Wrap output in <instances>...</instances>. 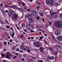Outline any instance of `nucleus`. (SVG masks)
Wrapping results in <instances>:
<instances>
[{
  "label": "nucleus",
  "instance_id": "38",
  "mask_svg": "<svg viewBox=\"0 0 62 62\" xmlns=\"http://www.w3.org/2000/svg\"><path fill=\"white\" fill-rule=\"evenodd\" d=\"M43 27L42 26L41 27H40L39 29H41V28H42Z\"/></svg>",
  "mask_w": 62,
  "mask_h": 62
},
{
  "label": "nucleus",
  "instance_id": "3",
  "mask_svg": "<svg viewBox=\"0 0 62 62\" xmlns=\"http://www.w3.org/2000/svg\"><path fill=\"white\" fill-rule=\"evenodd\" d=\"M7 54L6 56V58L8 59H10L11 58L10 56L12 57L13 56L9 52H7Z\"/></svg>",
  "mask_w": 62,
  "mask_h": 62
},
{
  "label": "nucleus",
  "instance_id": "54",
  "mask_svg": "<svg viewBox=\"0 0 62 62\" xmlns=\"http://www.w3.org/2000/svg\"><path fill=\"white\" fill-rule=\"evenodd\" d=\"M55 51H57V48H55Z\"/></svg>",
  "mask_w": 62,
  "mask_h": 62
},
{
  "label": "nucleus",
  "instance_id": "47",
  "mask_svg": "<svg viewBox=\"0 0 62 62\" xmlns=\"http://www.w3.org/2000/svg\"><path fill=\"white\" fill-rule=\"evenodd\" d=\"M30 32H34V31L33 30H31L30 31Z\"/></svg>",
  "mask_w": 62,
  "mask_h": 62
},
{
  "label": "nucleus",
  "instance_id": "22",
  "mask_svg": "<svg viewBox=\"0 0 62 62\" xmlns=\"http://www.w3.org/2000/svg\"><path fill=\"white\" fill-rule=\"evenodd\" d=\"M24 31L25 32H26V33H30L29 32H28L27 31V30H26V29H25L24 30Z\"/></svg>",
  "mask_w": 62,
  "mask_h": 62
},
{
  "label": "nucleus",
  "instance_id": "16",
  "mask_svg": "<svg viewBox=\"0 0 62 62\" xmlns=\"http://www.w3.org/2000/svg\"><path fill=\"white\" fill-rule=\"evenodd\" d=\"M39 15L41 16H42L43 15V14L41 12H39Z\"/></svg>",
  "mask_w": 62,
  "mask_h": 62
},
{
  "label": "nucleus",
  "instance_id": "50",
  "mask_svg": "<svg viewBox=\"0 0 62 62\" xmlns=\"http://www.w3.org/2000/svg\"><path fill=\"white\" fill-rule=\"evenodd\" d=\"M6 27H7V28H9L10 27L8 26H7Z\"/></svg>",
  "mask_w": 62,
  "mask_h": 62
},
{
  "label": "nucleus",
  "instance_id": "26",
  "mask_svg": "<svg viewBox=\"0 0 62 62\" xmlns=\"http://www.w3.org/2000/svg\"><path fill=\"white\" fill-rule=\"evenodd\" d=\"M2 6H3V4L2 3H0V7H1V8H2Z\"/></svg>",
  "mask_w": 62,
  "mask_h": 62
},
{
  "label": "nucleus",
  "instance_id": "43",
  "mask_svg": "<svg viewBox=\"0 0 62 62\" xmlns=\"http://www.w3.org/2000/svg\"><path fill=\"white\" fill-rule=\"evenodd\" d=\"M8 7V5H5V7H6V8L7 7Z\"/></svg>",
  "mask_w": 62,
  "mask_h": 62
},
{
  "label": "nucleus",
  "instance_id": "12",
  "mask_svg": "<svg viewBox=\"0 0 62 62\" xmlns=\"http://www.w3.org/2000/svg\"><path fill=\"white\" fill-rule=\"evenodd\" d=\"M48 59H50V60H54V56H52L50 57H48Z\"/></svg>",
  "mask_w": 62,
  "mask_h": 62
},
{
  "label": "nucleus",
  "instance_id": "62",
  "mask_svg": "<svg viewBox=\"0 0 62 62\" xmlns=\"http://www.w3.org/2000/svg\"><path fill=\"white\" fill-rule=\"evenodd\" d=\"M31 39H34V37H31Z\"/></svg>",
  "mask_w": 62,
  "mask_h": 62
},
{
  "label": "nucleus",
  "instance_id": "1",
  "mask_svg": "<svg viewBox=\"0 0 62 62\" xmlns=\"http://www.w3.org/2000/svg\"><path fill=\"white\" fill-rule=\"evenodd\" d=\"M31 16L32 15H31V14H28V15H25V18H28L29 20V21H30V23H31L32 22H33V20H34V18H30V17H32Z\"/></svg>",
  "mask_w": 62,
  "mask_h": 62
},
{
  "label": "nucleus",
  "instance_id": "7",
  "mask_svg": "<svg viewBox=\"0 0 62 62\" xmlns=\"http://www.w3.org/2000/svg\"><path fill=\"white\" fill-rule=\"evenodd\" d=\"M34 45L37 47H39L40 46V44L37 41L34 42Z\"/></svg>",
  "mask_w": 62,
  "mask_h": 62
},
{
  "label": "nucleus",
  "instance_id": "2",
  "mask_svg": "<svg viewBox=\"0 0 62 62\" xmlns=\"http://www.w3.org/2000/svg\"><path fill=\"white\" fill-rule=\"evenodd\" d=\"M54 24L55 26L57 28L62 27V23L60 22H56Z\"/></svg>",
  "mask_w": 62,
  "mask_h": 62
},
{
  "label": "nucleus",
  "instance_id": "39",
  "mask_svg": "<svg viewBox=\"0 0 62 62\" xmlns=\"http://www.w3.org/2000/svg\"><path fill=\"white\" fill-rule=\"evenodd\" d=\"M43 34L45 36H46V37H47V34H45L44 33H43Z\"/></svg>",
  "mask_w": 62,
  "mask_h": 62
},
{
  "label": "nucleus",
  "instance_id": "41",
  "mask_svg": "<svg viewBox=\"0 0 62 62\" xmlns=\"http://www.w3.org/2000/svg\"><path fill=\"white\" fill-rule=\"evenodd\" d=\"M31 58H32V59H35V58H36L35 57H31Z\"/></svg>",
  "mask_w": 62,
  "mask_h": 62
},
{
  "label": "nucleus",
  "instance_id": "55",
  "mask_svg": "<svg viewBox=\"0 0 62 62\" xmlns=\"http://www.w3.org/2000/svg\"><path fill=\"white\" fill-rule=\"evenodd\" d=\"M21 38L22 39H23V35H21Z\"/></svg>",
  "mask_w": 62,
  "mask_h": 62
},
{
  "label": "nucleus",
  "instance_id": "19",
  "mask_svg": "<svg viewBox=\"0 0 62 62\" xmlns=\"http://www.w3.org/2000/svg\"><path fill=\"white\" fill-rule=\"evenodd\" d=\"M45 26L46 28H47V27H48V24L46 23L45 25Z\"/></svg>",
  "mask_w": 62,
  "mask_h": 62
},
{
  "label": "nucleus",
  "instance_id": "46",
  "mask_svg": "<svg viewBox=\"0 0 62 62\" xmlns=\"http://www.w3.org/2000/svg\"><path fill=\"white\" fill-rule=\"evenodd\" d=\"M41 32H42V33H44V31H43V30H42Z\"/></svg>",
  "mask_w": 62,
  "mask_h": 62
},
{
  "label": "nucleus",
  "instance_id": "15",
  "mask_svg": "<svg viewBox=\"0 0 62 62\" xmlns=\"http://www.w3.org/2000/svg\"><path fill=\"white\" fill-rule=\"evenodd\" d=\"M32 13H37V12H36V10H32Z\"/></svg>",
  "mask_w": 62,
  "mask_h": 62
},
{
  "label": "nucleus",
  "instance_id": "45",
  "mask_svg": "<svg viewBox=\"0 0 62 62\" xmlns=\"http://www.w3.org/2000/svg\"><path fill=\"white\" fill-rule=\"evenodd\" d=\"M15 49V47H13L12 48V50H14Z\"/></svg>",
  "mask_w": 62,
  "mask_h": 62
},
{
  "label": "nucleus",
  "instance_id": "33",
  "mask_svg": "<svg viewBox=\"0 0 62 62\" xmlns=\"http://www.w3.org/2000/svg\"><path fill=\"white\" fill-rule=\"evenodd\" d=\"M58 1L59 2H60V3H61V2L62 0H58Z\"/></svg>",
  "mask_w": 62,
  "mask_h": 62
},
{
  "label": "nucleus",
  "instance_id": "51",
  "mask_svg": "<svg viewBox=\"0 0 62 62\" xmlns=\"http://www.w3.org/2000/svg\"><path fill=\"white\" fill-rule=\"evenodd\" d=\"M23 56L24 57H26V55L24 54L23 55Z\"/></svg>",
  "mask_w": 62,
  "mask_h": 62
},
{
  "label": "nucleus",
  "instance_id": "9",
  "mask_svg": "<svg viewBox=\"0 0 62 62\" xmlns=\"http://www.w3.org/2000/svg\"><path fill=\"white\" fill-rule=\"evenodd\" d=\"M56 38L58 40H59V41H62V36H60L59 37H58Z\"/></svg>",
  "mask_w": 62,
  "mask_h": 62
},
{
  "label": "nucleus",
  "instance_id": "28",
  "mask_svg": "<svg viewBox=\"0 0 62 62\" xmlns=\"http://www.w3.org/2000/svg\"><path fill=\"white\" fill-rule=\"evenodd\" d=\"M22 5L23 6H25V4L24 3H22Z\"/></svg>",
  "mask_w": 62,
  "mask_h": 62
},
{
  "label": "nucleus",
  "instance_id": "6",
  "mask_svg": "<svg viewBox=\"0 0 62 62\" xmlns=\"http://www.w3.org/2000/svg\"><path fill=\"white\" fill-rule=\"evenodd\" d=\"M54 34L56 36H59L60 34V31L58 30H57L55 32Z\"/></svg>",
  "mask_w": 62,
  "mask_h": 62
},
{
  "label": "nucleus",
  "instance_id": "4",
  "mask_svg": "<svg viewBox=\"0 0 62 62\" xmlns=\"http://www.w3.org/2000/svg\"><path fill=\"white\" fill-rule=\"evenodd\" d=\"M46 3L47 5L50 4L51 5H54V1L53 0H48V1L46 0Z\"/></svg>",
  "mask_w": 62,
  "mask_h": 62
},
{
  "label": "nucleus",
  "instance_id": "52",
  "mask_svg": "<svg viewBox=\"0 0 62 62\" xmlns=\"http://www.w3.org/2000/svg\"><path fill=\"white\" fill-rule=\"evenodd\" d=\"M27 11H29V12H30V10L29 9H27Z\"/></svg>",
  "mask_w": 62,
  "mask_h": 62
},
{
  "label": "nucleus",
  "instance_id": "48",
  "mask_svg": "<svg viewBox=\"0 0 62 62\" xmlns=\"http://www.w3.org/2000/svg\"><path fill=\"white\" fill-rule=\"evenodd\" d=\"M9 40L10 42H12V40H11V39H10Z\"/></svg>",
  "mask_w": 62,
  "mask_h": 62
},
{
  "label": "nucleus",
  "instance_id": "36",
  "mask_svg": "<svg viewBox=\"0 0 62 62\" xmlns=\"http://www.w3.org/2000/svg\"><path fill=\"white\" fill-rule=\"evenodd\" d=\"M1 55L2 56L4 57L5 56V54H1Z\"/></svg>",
  "mask_w": 62,
  "mask_h": 62
},
{
  "label": "nucleus",
  "instance_id": "34",
  "mask_svg": "<svg viewBox=\"0 0 62 62\" xmlns=\"http://www.w3.org/2000/svg\"><path fill=\"white\" fill-rule=\"evenodd\" d=\"M38 62H43V61L42 60H39Z\"/></svg>",
  "mask_w": 62,
  "mask_h": 62
},
{
  "label": "nucleus",
  "instance_id": "18",
  "mask_svg": "<svg viewBox=\"0 0 62 62\" xmlns=\"http://www.w3.org/2000/svg\"><path fill=\"white\" fill-rule=\"evenodd\" d=\"M60 18L62 19V14L61 13L60 15V16L59 17Z\"/></svg>",
  "mask_w": 62,
  "mask_h": 62
},
{
  "label": "nucleus",
  "instance_id": "20",
  "mask_svg": "<svg viewBox=\"0 0 62 62\" xmlns=\"http://www.w3.org/2000/svg\"><path fill=\"white\" fill-rule=\"evenodd\" d=\"M18 9L19 10H20V11H23V9L22 8H18Z\"/></svg>",
  "mask_w": 62,
  "mask_h": 62
},
{
  "label": "nucleus",
  "instance_id": "29",
  "mask_svg": "<svg viewBox=\"0 0 62 62\" xmlns=\"http://www.w3.org/2000/svg\"><path fill=\"white\" fill-rule=\"evenodd\" d=\"M21 60L22 61H24V58H22Z\"/></svg>",
  "mask_w": 62,
  "mask_h": 62
},
{
  "label": "nucleus",
  "instance_id": "17",
  "mask_svg": "<svg viewBox=\"0 0 62 62\" xmlns=\"http://www.w3.org/2000/svg\"><path fill=\"white\" fill-rule=\"evenodd\" d=\"M49 51H53L54 50V49L53 48H49Z\"/></svg>",
  "mask_w": 62,
  "mask_h": 62
},
{
  "label": "nucleus",
  "instance_id": "57",
  "mask_svg": "<svg viewBox=\"0 0 62 62\" xmlns=\"http://www.w3.org/2000/svg\"><path fill=\"white\" fill-rule=\"evenodd\" d=\"M11 29V30H13V28H12V27H11L10 28Z\"/></svg>",
  "mask_w": 62,
  "mask_h": 62
},
{
  "label": "nucleus",
  "instance_id": "35",
  "mask_svg": "<svg viewBox=\"0 0 62 62\" xmlns=\"http://www.w3.org/2000/svg\"><path fill=\"white\" fill-rule=\"evenodd\" d=\"M39 6H37L36 8V9H39Z\"/></svg>",
  "mask_w": 62,
  "mask_h": 62
},
{
  "label": "nucleus",
  "instance_id": "10",
  "mask_svg": "<svg viewBox=\"0 0 62 62\" xmlns=\"http://www.w3.org/2000/svg\"><path fill=\"white\" fill-rule=\"evenodd\" d=\"M13 17L14 19H17V17H18V15L16 14H15Z\"/></svg>",
  "mask_w": 62,
  "mask_h": 62
},
{
  "label": "nucleus",
  "instance_id": "14",
  "mask_svg": "<svg viewBox=\"0 0 62 62\" xmlns=\"http://www.w3.org/2000/svg\"><path fill=\"white\" fill-rule=\"evenodd\" d=\"M42 39H43V37L42 36H41L40 37L39 39V40L40 41H41V40H42Z\"/></svg>",
  "mask_w": 62,
  "mask_h": 62
},
{
  "label": "nucleus",
  "instance_id": "24",
  "mask_svg": "<svg viewBox=\"0 0 62 62\" xmlns=\"http://www.w3.org/2000/svg\"><path fill=\"white\" fill-rule=\"evenodd\" d=\"M36 3H37L38 5H40V3L39 2L36 1Z\"/></svg>",
  "mask_w": 62,
  "mask_h": 62
},
{
  "label": "nucleus",
  "instance_id": "13",
  "mask_svg": "<svg viewBox=\"0 0 62 62\" xmlns=\"http://www.w3.org/2000/svg\"><path fill=\"white\" fill-rule=\"evenodd\" d=\"M40 50L41 52H43V48L42 47H40Z\"/></svg>",
  "mask_w": 62,
  "mask_h": 62
},
{
  "label": "nucleus",
  "instance_id": "40",
  "mask_svg": "<svg viewBox=\"0 0 62 62\" xmlns=\"http://www.w3.org/2000/svg\"><path fill=\"white\" fill-rule=\"evenodd\" d=\"M12 34H13V35H15V33H14V31H13Z\"/></svg>",
  "mask_w": 62,
  "mask_h": 62
},
{
  "label": "nucleus",
  "instance_id": "49",
  "mask_svg": "<svg viewBox=\"0 0 62 62\" xmlns=\"http://www.w3.org/2000/svg\"><path fill=\"white\" fill-rule=\"evenodd\" d=\"M16 51H19V49L18 48H17L16 49Z\"/></svg>",
  "mask_w": 62,
  "mask_h": 62
},
{
  "label": "nucleus",
  "instance_id": "44",
  "mask_svg": "<svg viewBox=\"0 0 62 62\" xmlns=\"http://www.w3.org/2000/svg\"><path fill=\"white\" fill-rule=\"evenodd\" d=\"M55 5H56V6H58V4L57 2L56 3Z\"/></svg>",
  "mask_w": 62,
  "mask_h": 62
},
{
  "label": "nucleus",
  "instance_id": "53",
  "mask_svg": "<svg viewBox=\"0 0 62 62\" xmlns=\"http://www.w3.org/2000/svg\"><path fill=\"white\" fill-rule=\"evenodd\" d=\"M24 25V24H23V23H22L21 25V26H22V27H23V25Z\"/></svg>",
  "mask_w": 62,
  "mask_h": 62
},
{
  "label": "nucleus",
  "instance_id": "32",
  "mask_svg": "<svg viewBox=\"0 0 62 62\" xmlns=\"http://www.w3.org/2000/svg\"><path fill=\"white\" fill-rule=\"evenodd\" d=\"M42 20L43 21V23H44V18H43L42 19Z\"/></svg>",
  "mask_w": 62,
  "mask_h": 62
},
{
  "label": "nucleus",
  "instance_id": "56",
  "mask_svg": "<svg viewBox=\"0 0 62 62\" xmlns=\"http://www.w3.org/2000/svg\"><path fill=\"white\" fill-rule=\"evenodd\" d=\"M14 35H13V34L12 35V37H14Z\"/></svg>",
  "mask_w": 62,
  "mask_h": 62
},
{
  "label": "nucleus",
  "instance_id": "27",
  "mask_svg": "<svg viewBox=\"0 0 62 62\" xmlns=\"http://www.w3.org/2000/svg\"><path fill=\"white\" fill-rule=\"evenodd\" d=\"M13 59H15V58H17V56H14V57H13Z\"/></svg>",
  "mask_w": 62,
  "mask_h": 62
},
{
  "label": "nucleus",
  "instance_id": "60",
  "mask_svg": "<svg viewBox=\"0 0 62 62\" xmlns=\"http://www.w3.org/2000/svg\"><path fill=\"white\" fill-rule=\"evenodd\" d=\"M17 29H18V30H19V28L18 27H17Z\"/></svg>",
  "mask_w": 62,
  "mask_h": 62
},
{
  "label": "nucleus",
  "instance_id": "61",
  "mask_svg": "<svg viewBox=\"0 0 62 62\" xmlns=\"http://www.w3.org/2000/svg\"><path fill=\"white\" fill-rule=\"evenodd\" d=\"M54 54H55V55H57V53H54Z\"/></svg>",
  "mask_w": 62,
  "mask_h": 62
},
{
  "label": "nucleus",
  "instance_id": "25",
  "mask_svg": "<svg viewBox=\"0 0 62 62\" xmlns=\"http://www.w3.org/2000/svg\"><path fill=\"white\" fill-rule=\"evenodd\" d=\"M27 51L29 53H30V52H31V51L29 49L28 50H27Z\"/></svg>",
  "mask_w": 62,
  "mask_h": 62
},
{
  "label": "nucleus",
  "instance_id": "59",
  "mask_svg": "<svg viewBox=\"0 0 62 62\" xmlns=\"http://www.w3.org/2000/svg\"><path fill=\"white\" fill-rule=\"evenodd\" d=\"M26 8L27 7H24V9H26Z\"/></svg>",
  "mask_w": 62,
  "mask_h": 62
},
{
  "label": "nucleus",
  "instance_id": "58",
  "mask_svg": "<svg viewBox=\"0 0 62 62\" xmlns=\"http://www.w3.org/2000/svg\"><path fill=\"white\" fill-rule=\"evenodd\" d=\"M6 13H8V10H6Z\"/></svg>",
  "mask_w": 62,
  "mask_h": 62
},
{
  "label": "nucleus",
  "instance_id": "37",
  "mask_svg": "<svg viewBox=\"0 0 62 62\" xmlns=\"http://www.w3.org/2000/svg\"><path fill=\"white\" fill-rule=\"evenodd\" d=\"M24 47V46H21V47H20V49H22V50H23V49L22 48V47Z\"/></svg>",
  "mask_w": 62,
  "mask_h": 62
},
{
  "label": "nucleus",
  "instance_id": "31",
  "mask_svg": "<svg viewBox=\"0 0 62 62\" xmlns=\"http://www.w3.org/2000/svg\"><path fill=\"white\" fill-rule=\"evenodd\" d=\"M19 51L20 52V53H23V52L21 50H20Z\"/></svg>",
  "mask_w": 62,
  "mask_h": 62
},
{
  "label": "nucleus",
  "instance_id": "42",
  "mask_svg": "<svg viewBox=\"0 0 62 62\" xmlns=\"http://www.w3.org/2000/svg\"><path fill=\"white\" fill-rule=\"evenodd\" d=\"M4 45H6L7 44V42H4Z\"/></svg>",
  "mask_w": 62,
  "mask_h": 62
},
{
  "label": "nucleus",
  "instance_id": "8",
  "mask_svg": "<svg viewBox=\"0 0 62 62\" xmlns=\"http://www.w3.org/2000/svg\"><path fill=\"white\" fill-rule=\"evenodd\" d=\"M26 29L28 30H32L33 29L32 27L30 25L26 26Z\"/></svg>",
  "mask_w": 62,
  "mask_h": 62
},
{
  "label": "nucleus",
  "instance_id": "30",
  "mask_svg": "<svg viewBox=\"0 0 62 62\" xmlns=\"http://www.w3.org/2000/svg\"><path fill=\"white\" fill-rule=\"evenodd\" d=\"M52 22H49V24L50 25H51V24H52Z\"/></svg>",
  "mask_w": 62,
  "mask_h": 62
},
{
  "label": "nucleus",
  "instance_id": "63",
  "mask_svg": "<svg viewBox=\"0 0 62 62\" xmlns=\"http://www.w3.org/2000/svg\"><path fill=\"white\" fill-rule=\"evenodd\" d=\"M58 47H59V48L60 49H61V47H60V46H58Z\"/></svg>",
  "mask_w": 62,
  "mask_h": 62
},
{
  "label": "nucleus",
  "instance_id": "64",
  "mask_svg": "<svg viewBox=\"0 0 62 62\" xmlns=\"http://www.w3.org/2000/svg\"><path fill=\"white\" fill-rule=\"evenodd\" d=\"M16 55H17V56H18V53H16Z\"/></svg>",
  "mask_w": 62,
  "mask_h": 62
},
{
  "label": "nucleus",
  "instance_id": "23",
  "mask_svg": "<svg viewBox=\"0 0 62 62\" xmlns=\"http://www.w3.org/2000/svg\"><path fill=\"white\" fill-rule=\"evenodd\" d=\"M39 18H40V17H39L37 16L36 18V20H39Z\"/></svg>",
  "mask_w": 62,
  "mask_h": 62
},
{
  "label": "nucleus",
  "instance_id": "21",
  "mask_svg": "<svg viewBox=\"0 0 62 62\" xmlns=\"http://www.w3.org/2000/svg\"><path fill=\"white\" fill-rule=\"evenodd\" d=\"M2 13L3 14H6V12L4 10H2Z\"/></svg>",
  "mask_w": 62,
  "mask_h": 62
},
{
  "label": "nucleus",
  "instance_id": "11",
  "mask_svg": "<svg viewBox=\"0 0 62 62\" xmlns=\"http://www.w3.org/2000/svg\"><path fill=\"white\" fill-rule=\"evenodd\" d=\"M50 16H52L53 15H54L55 14L56 12H51V11H50Z\"/></svg>",
  "mask_w": 62,
  "mask_h": 62
},
{
  "label": "nucleus",
  "instance_id": "5",
  "mask_svg": "<svg viewBox=\"0 0 62 62\" xmlns=\"http://www.w3.org/2000/svg\"><path fill=\"white\" fill-rule=\"evenodd\" d=\"M14 14V11L13 10H11L10 12H8V15L9 17L12 16Z\"/></svg>",
  "mask_w": 62,
  "mask_h": 62
}]
</instances>
